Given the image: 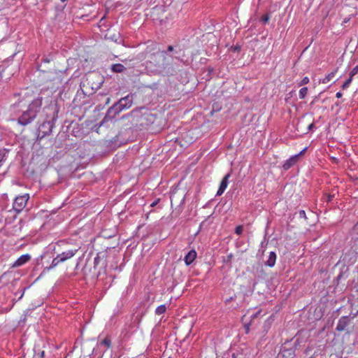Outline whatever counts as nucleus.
Returning a JSON list of instances; mask_svg holds the SVG:
<instances>
[{
	"label": "nucleus",
	"mask_w": 358,
	"mask_h": 358,
	"mask_svg": "<svg viewBox=\"0 0 358 358\" xmlns=\"http://www.w3.org/2000/svg\"><path fill=\"white\" fill-rule=\"evenodd\" d=\"M33 95V92L28 89L22 90L13 95L16 100L10 105L11 111L17 114L27 106V109L17 119V122L22 126L31 123L41 110L43 97L38 96L34 98Z\"/></svg>",
	"instance_id": "obj_1"
},
{
	"label": "nucleus",
	"mask_w": 358,
	"mask_h": 358,
	"mask_svg": "<svg viewBox=\"0 0 358 358\" xmlns=\"http://www.w3.org/2000/svg\"><path fill=\"white\" fill-rule=\"evenodd\" d=\"M146 68L155 75L169 76L173 74L174 69L166 52L159 51L153 53L146 62Z\"/></svg>",
	"instance_id": "obj_2"
},
{
	"label": "nucleus",
	"mask_w": 358,
	"mask_h": 358,
	"mask_svg": "<svg viewBox=\"0 0 358 358\" xmlns=\"http://www.w3.org/2000/svg\"><path fill=\"white\" fill-rule=\"evenodd\" d=\"M58 110L54 109L53 116L50 120L44 121L38 129V139H42L46 136L50 135L52 133V128L55 124V121L57 118Z\"/></svg>",
	"instance_id": "obj_3"
},
{
	"label": "nucleus",
	"mask_w": 358,
	"mask_h": 358,
	"mask_svg": "<svg viewBox=\"0 0 358 358\" xmlns=\"http://www.w3.org/2000/svg\"><path fill=\"white\" fill-rule=\"evenodd\" d=\"M123 110L120 106V105L116 102L111 107H110L103 118V120L101 122L100 125L102 126L105 122L112 120L115 117V116L122 112Z\"/></svg>",
	"instance_id": "obj_4"
},
{
	"label": "nucleus",
	"mask_w": 358,
	"mask_h": 358,
	"mask_svg": "<svg viewBox=\"0 0 358 358\" xmlns=\"http://www.w3.org/2000/svg\"><path fill=\"white\" fill-rule=\"evenodd\" d=\"M29 199V196L27 194L17 196L13 204V210L17 213H20L26 206Z\"/></svg>",
	"instance_id": "obj_5"
},
{
	"label": "nucleus",
	"mask_w": 358,
	"mask_h": 358,
	"mask_svg": "<svg viewBox=\"0 0 358 358\" xmlns=\"http://www.w3.org/2000/svg\"><path fill=\"white\" fill-rule=\"evenodd\" d=\"M117 103L123 110L129 108L133 104V94H129L126 96L120 99L117 101Z\"/></svg>",
	"instance_id": "obj_6"
},
{
	"label": "nucleus",
	"mask_w": 358,
	"mask_h": 358,
	"mask_svg": "<svg viewBox=\"0 0 358 358\" xmlns=\"http://www.w3.org/2000/svg\"><path fill=\"white\" fill-rule=\"evenodd\" d=\"M78 251V249H71V250H68L65 252H63L59 255H57V256L59 257V258L61 259V261L63 262L67 261L68 259H71V257H73Z\"/></svg>",
	"instance_id": "obj_7"
},
{
	"label": "nucleus",
	"mask_w": 358,
	"mask_h": 358,
	"mask_svg": "<svg viewBox=\"0 0 358 358\" xmlns=\"http://www.w3.org/2000/svg\"><path fill=\"white\" fill-rule=\"evenodd\" d=\"M230 176H231V173H229L222 178V181L220 182L219 189H218V190L217 192V196L222 195L224 193V192L226 189V188L227 187L228 180H229V178Z\"/></svg>",
	"instance_id": "obj_8"
},
{
	"label": "nucleus",
	"mask_w": 358,
	"mask_h": 358,
	"mask_svg": "<svg viewBox=\"0 0 358 358\" xmlns=\"http://www.w3.org/2000/svg\"><path fill=\"white\" fill-rule=\"evenodd\" d=\"M31 259V256L28 254L21 255L13 264V267H19L27 263Z\"/></svg>",
	"instance_id": "obj_9"
},
{
	"label": "nucleus",
	"mask_w": 358,
	"mask_h": 358,
	"mask_svg": "<svg viewBox=\"0 0 358 358\" xmlns=\"http://www.w3.org/2000/svg\"><path fill=\"white\" fill-rule=\"evenodd\" d=\"M299 157V154L295 155L292 157H291L289 159H288L282 165V167L285 170H288L290 169L292 166H294Z\"/></svg>",
	"instance_id": "obj_10"
},
{
	"label": "nucleus",
	"mask_w": 358,
	"mask_h": 358,
	"mask_svg": "<svg viewBox=\"0 0 358 358\" xmlns=\"http://www.w3.org/2000/svg\"><path fill=\"white\" fill-rule=\"evenodd\" d=\"M281 353L283 358H293L295 356V350L292 348H286L283 346L281 349Z\"/></svg>",
	"instance_id": "obj_11"
},
{
	"label": "nucleus",
	"mask_w": 358,
	"mask_h": 358,
	"mask_svg": "<svg viewBox=\"0 0 358 358\" xmlns=\"http://www.w3.org/2000/svg\"><path fill=\"white\" fill-rule=\"evenodd\" d=\"M196 252L194 250H190L185 257L184 260L186 265H190L196 259Z\"/></svg>",
	"instance_id": "obj_12"
},
{
	"label": "nucleus",
	"mask_w": 358,
	"mask_h": 358,
	"mask_svg": "<svg viewBox=\"0 0 358 358\" xmlns=\"http://www.w3.org/2000/svg\"><path fill=\"white\" fill-rule=\"evenodd\" d=\"M348 324V317H342L339 320L336 326V330L338 331H343Z\"/></svg>",
	"instance_id": "obj_13"
},
{
	"label": "nucleus",
	"mask_w": 358,
	"mask_h": 358,
	"mask_svg": "<svg viewBox=\"0 0 358 358\" xmlns=\"http://www.w3.org/2000/svg\"><path fill=\"white\" fill-rule=\"evenodd\" d=\"M8 153L9 150L8 149L0 150V167H1L6 164L8 159Z\"/></svg>",
	"instance_id": "obj_14"
},
{
	"label": "nucleus",
	"mask_w": 358,
	"mask_h": 358,
	"mask_svg": "<svg viewBox=\"0 0 358 358\" xmlns=\"http://www.w3.org/2000/svg\"><path fill=\"white\" fill-rule=\"evenodd\" d=\"M172 53L173 54L170 55V57H169L170 60H171V63L173 62L174 59H178V60H180V57H181V56H182V55L181 54L182 53V50L180 48H176L175 51L173 52Z\"/></svg>",
	"instance_id": "obj_15"
},
{
	"label": "nucleus",
	"mask_w": 358,
	"mask_h": 358,
	"mask_svg": "<svg viewBox=\"0 0 358 358\" xmlns=\"http://www.w3.org/2000/svg\"><path fill=\"white\" fill-rule=\"evenodd\" d=\"M276 260V255L274 252H271L268 255V259L266 262V265L269 267H273L275 265Z\"/></svg>",
	"instance_id": "obj_16"
},
{
	"label": "nucleus",
	"mask_w": 358,
	"mask_h": 358,
	"mask_svg": "<svg viewBox=\"0 0 358 358\" xmlns=\"http://www.w3.org/2000/svg\"><path fill=\"white\" fill-rule=\"evenodd\" d=\"M111 70L115 73H122L126 68L122 64H115L111 66Z\"/></svg>",
	"instance_id": "obj_17"
},
{
	"label": "nucleus",
	"mask_w": 358,
	"mask_h": 358,
	"mask_svg": "<svg viewBox=\"0 0 358 358\" xmlns=\"http://www.w3.org/2000/svg\"><path fill=\"white\" fill-rule=\"evenodd\" d=\"M60 263H62V262L61 261V259L59 258V257L57 255L56 257H55L52 261V263L50 265V266L48 267H46L45 268L44 270H47V271H50L52 268H54L55 267H56Z\"/></svg>",
	"instance_id": "obj_18"
},
{
	"label": "nucleus",
	"mask_w": 358,
	"mask_h": 358,
	"mask_svg": "<svg viewBox=\"0 0 358 358\" xmlns=\"http://www.w3.org/2000/svg\"><path fill=\"white\" fill-rule=\"evenodd\" d=\"M107 37L108 39H110L111 41H115L116 43H119L121 41L120 35L119 33L113 34H107Z\"/></svg>",
	"instance_id": "obj_19"
},
{
	"label": "nucleus",
	"mask_w": 358,
	"mask_h": 358,
	"mask_svg": "<svg viewBox=\"0 0 358 358\" xmlns=\"http://www.w3.org/2000/svg\"><path fill=\"white\" fill-rule=\"evenodd\" d=\"M336 71H332L330 73H329L323 80H322V83H329L335 76V73H336Z\"/></svg>",
	"instance_id": "obj_20"
},
{
	"label": "nucleus",
	"mask_w": 358,
	"mask_h": 358,
	"mask_svg": "<svg viewBox=\"0 0 358 358\" xmlns=\"http://www.w3.org/2000/svg\"><path fill=\"white\" fill-rule=\"evenodd\" d=\"M166 310V306H165V305H161V306H159L156 308V310H155V313H156L157 315H162V314H163V313H165Z\"/></svg>",
	"instance_id": "obj_21"
},
{
	"label": "nucleus",
	"mask_w": 358,
	"mask_h": 358,
	"mask_svg": "<svg viewBox=\"0 0 358 358\" xmlns=\"http://www.w3.org/2000/svg\"><path fill=\"white\" fill-rule=\"evenodd\" d=\"M100 345H104L106 348H109L110 347V338L108 337L105 338L100 342Z\"/></svg>",
	"instance_id": "obj_22"
},
{
	"label": "nucleus",
	"mask_w": 358,
	"mask_h": 358,
	"mask_svg": "<svg viewBox=\"0 0 358 358\" xmlns=\"http://www.w3.org/2000/svg\"><path fill=\"white\" fill-rule=\"evenodd\" d=\"M308 92V88L307 87H302L299 90V98L300 99H304L307 94Z\"/></svg>",
	"instance_id": "obj_23"
},
{
	"label": "nucleus",
	"mask_w": 358,
	"mask_h": 358,
	"mask_svg": "<svg viewBox=\"0 0 358 358\" xmlns=\"http://www.w3.org/2000/svg\"><path fill=\"white\" fill-rule=\"evenodd\" d=\"M352 80V78L349 76V78L342 85V89L343 90L347 89L349 87L350 84L351 83Z\"/></svg>",
	"instance_id": "obj_24"
},
{
	"label": "nucleus",
	"mask_w": 358,
	"mask_h": 358,
	"mask_svg": "<svg viewBox=\"0 0 358 358\" xmlns=\"http://www.w3.org/2000/svg\"><path fill=\"white\" fill-rule=\"evenodd\" d=\"M177 47H173V45H169L167 47V50H164L165 52H166V57H170V55H169V52H173L175 51V50L176 49Z\"/></svg>",
	"instance_id": "obj_25"
},
{
	"label": "nucleus",
	"mask_w": 358,
	"mask_h": 358,
	"mask_svg": "<svg viewBox=\"0 0 358 358\" xmlns=\"http://www.w3.org/2000/svg\"><path fill=\"white\" fill-rule=\"evenodd\" d=\"M358 73V65L354 67L352 71H350L349 76L351 78H353L354 76H355Z\"/></svg>",
	"instance_id": "obj_26"
},
{
	"label": "nucleus",
	"mask_w": 358,
	"mask_h": 358,
	"mask_svg": "<svg viewBox=\"0 0 358 358\" xmlns=\"http://www.w3.org/2000/svg\"><path fill=\"white\" fill-rule=\"evenodd\" d=\"M243 228L241 225L238 226L235 229V233L238 235H241L243 232Z\"/></svg>",
	"instance_id": "obj_27"
},
{
	"label": "nucleus",
	"mask_w": 358,
	"mask_h": 358,
	"mask_svg": "<svg viewBox=\"0 0 358 358\" xmlns=\"http://www.w3.org/2000/svg\"><path fill=\"white\" fill-rule=\"evenodd\" d=\"M299 217H303V218L306 219V212H305V210H299Z\"/></svg>",
	"instance_id": "obj_28"
},
{
	"label": "nucleus",
	"mask_w": 358,
	"mask_h": 358,
	"mask_svg": "<svg viewBox=\"0 0 358 358\" xmlns=\"http://www.w3.org/2000/svg\"><path fill=\"white\" fill-rule=\"evenodd\" d=\"M96 76L99 78L100 80V82L99 83V84L97 85V86L96 87V89H98L100 87V85L102 84L103 83V80L101 78H100V76L99 75H96Z\"/></svg>",
	"instance_id": "obj_29"
},
{
	"label": "nucleus",
	"mask_w": 358,
	"mask_h": 358,
	"mask_svg": "<svg viewBox=\"0 0 358 358\" xmlns=\"http://www.w3.org/2000/svg\"><path fill=\"white\" fill-rule=\"evenodd\" d=\"M308 82H309V79H308V78H307V77H305V78L302 80V81H301L302 84H303V85L307 84Z\"/></svg>",
	"instance_id": "obj_30"
},
{
	"label": "nucleus",
	"mask_w": 358,
	"mask_h": 358,
	"mask_svg": "<svg viewBox=\"0 0 358 358\" xmlns=\"http://www.w3.org/2000/svg\"><path fill=\"white\" fill-rule=\"evenodd\" d=\"M99 257H95L94 259V267L99 264Z\"/></svg>",
	"instance_id": "obj_31"
},
{
	"label": "nucleus",
	"mask_w": 358,
	"mask_h": 358,
	"mask_svg": "<svg viewBox=\"0 0 358 358\" xmlns=\"http://www.w3.org/2000/svg\"><path fill=\"white\" fill-rule=\"evenodd\" d=\"M269 20V17L267 15H264L262 17V21L264 22H267Z\"/></svg>",
	"instance_id": "obj_32"
},
{
	"label": "nucleus",
	"mask_w": 358,
	"mask_h": 358,
	"mask_svg": "<svg viewBox=\"0 0 358 358\" xmlns=\"http://www.w3.org/2000/svg\"><path fill=\"white\" fill-rule=\"evenodd\" d=\"M342 95H343L342 93L338 92L336 93V96L339 99V98L342 97Z\"/></svg>",
	"instance_id": "obj_33"
},
{
	"label": "nucleus",
	"mask_w": 358,
	"mask_h": 358,
	"mask_svg": "<svg viewBox=\"0 0 358 358\" xmlns=\"http://www.w3.org/2000/svg\"><path fill=\"white\" fill-rule=\"evenodd\" d=\"M158 201H159V199L152 202V204L150 205V206H152V207L155 206L157 204Z\"/></svg>",
	"instance_id": "obj_34"
},
{
	"label": "nucleus",
	"mask_w": 358,
	"mask_h": 358,
	"mask_svg": "<svg viewBox=\"0 0 358 358\" xmlns=\"http://www.w3.org/2000/svg\"><path fill=\"white\" fill-rule=\"evenodd\" d=\"M313 127H314V123H311V124L308 126V129L310 131V130H311Z\"/></svg>",
	"instance_id": "obj_35"
},
{
	"label": "nucleus",
	"mask_w": 358,
	"mask_h": 358,
	"mask_svg": "<svg viewBox=\"0 0 358 358\" xmlns=\"http://www.w3.org/2000/svg\"><path fill=\"white\" fill-rule=\"evenodd\" d=\"M306 150V148L303 149V150H301L299 154V156L301 155V154H303V152Z\"/></svg>",
	"instance_id": "obj_36"
},
{
	"label": "nucleus",
	"mask_w": 358,
	"mask_h": 358,
	"mask_svg": "<svg viewBox=\"0 0 358 358\" xmlns=\"http://www.w3.org/2000/svg\"><path fill=\"white\" fill-rule=\"evenodd\" d=\"M234 50H236V51H238V50H240V47H239V46H236V47L234 48Z\"/></svg>",
	"instance_id": "obj_37"
},
{
	"label": "nucleus",
	"mask_w": 358,
	"mask_h": 358,
	"mask_svg": "<svg viewBox=\"0 0 358 358\" xmlns=\"http://www.w3.org/2000/svg\"><path fill=\"white\" fill-rule=\"evenodd\" d=\"M259 313V312L257 313L256 314H254L252 317H256L257 316V315Z\"/></svg>",
	"instance_id": "obj_38"
},
{
	"label": "nucleus",
	"mask_w": 358,
	"mask_h": 358,
	"mask_svg": "<svg viewBox=\"0 0 358 358\" xmlns=\"http://www.w3.org/2000/svg\"><path fill=\"white\" fill-rule=\"evenodd\" d=\"M245 328H246V330H247V332H248V330H249V324L245 325Z\"/></svg>",
	"instance_id": "obj_39"
},
{
	"label": "nucleus",
	"mask_w": 358,
	"mask_h": 358,
	"mask_svg": "<svg viewBox=\"0 0 358 358\" xmlns=\"http://www.w3.org/2000/svg\"><path fill=\"white\" fill-rule=\"evenodd\" d=\"M43 355H44V352L43 351V352H41V357H43Z\"/></svg>",
	"instance_id": "obj_40"
},
{
	"label": "nucleus",
	"mask_w": 358,
	"mask_h": 358,
	"mask_svg": "<svg viewBox=\"0 0 358 358\" xmlns=\"http://www.w3.org/2000/svg\"><path fill=\"white\" fill-rule=\"evenodd\" d=\"M23 294H24V292L22 294V295H20V299H21L22 297Z\"/></svg>",
	"instance_id": "obj_41"
},
{
	"label": "nucleus",
	"mask_w": 358,
	"mask_h": 358,
	"mask_svg": "<svg viewBox=\"0 0 358 358\" xmlns=\"http://www.w3.org/2000/svg\"><path fill=\"white\" fill-rule=\"evenodd\" d=\"M61 1H62V2H64V1H66V0H61Z\"/></svg>",
	"instance_id": "obj_42"
},
{
	"label": "nucleus",
	"mask_w": 358,
	"mask_h": 358,
	"mask_svg": "<svg viewBox=\"0 0 358 358\" xmlns=\"http://www.w3.org/2000/svg\"><path fill=\"white\" fill-rule=\"evenodd\" d=\"M233 358H235V357H233Z\"/></svg>",
	"instance_id": "obj_43"
}]
</instances>
